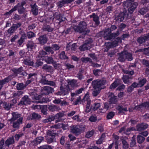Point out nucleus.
Wrapping results in <instances>:
<instances>
[{
	"label": "nucleus",
	"mask_w": 149,
	"mask_h": 149,
	"mask_svg": "<svg viewBox=\"0 0 149 149\" xmlns=\"http://www.w3.org/2000/svg\"><path fill=\"white\" fill-rule=\"evenodd\" d=\"M60 90L62 91V93L63 95H68L70 91L69 90L66 88H64L62 86H61L60 87Z\"/></svg>",
	"instance_id": "nucleus-32"
},
{
	"label": "nucleus",
	"mask_w": 149,
	"mask_h": 149,
	"mask_svg": "<svg viewBox=\"0 0 149 149\" xmlns=\"http://www.w3.org/2000/svg\"><path fill=\"white\" fill-rule=\"evenodd\" d=\"M142 64L146 67L149 68V61L145 59H142L141 61Z\"/></svg>",
	"instance_id": "nucleus-60"
},
{
	"label": "nucleus",
	"mask_w": 149,
	"mask_h": 149,
	"mask_svg": "<svg viewBox=\"0 0 149 149\" xmlns=\"http://www.w3.org/2000/svg\"><path fill=\"white\" fill-rule=\"evenodd\" d=\"M47 134L48 136L47 139V143L50 144L56 141V136L58 135V133L53 130H49L47 132Z\"/></svg>",
	"instance_id": "nucleus-3"
},
{
	"label": "nucleus",
	"mask_w": 149,
	"mask_h": 149,
	"mask_svg": "<svg viewBox=\"0 0 149 149\" xmlns=\"http://www.w3.org/2000/svg\"><path fill=\"white\" fill-rule=\"evenodd\" d=\"M15 142L14 137L12 136L8 138L5 141V146L9 147L10 145H13Z\"/></svg>",
	"instance_id": "nucleus-16"
},
{
	"label": "nucleus",
	"mask_w": 149,
	"mask_h": 149,
	"mask_svg": "<svg viewBox=\"0 0 149 149\" xmlns=\"http://www.w3.org/2000/svg\"><path fill=\"white\" fill-rule=\"evenodd\" d=\"M26 3L25 1H22L21 3H19L17 5L15 6L13 8L15 11L17 10L18 8H21L24 7L23 6L26 4Z\"/></svg>",
	"instance_id": "nucleus-27"
},
{
	"label": "nucleus",
	"mask_w": 149,
	"mask_h": 149,
	"mask_svg": "<svg viewBox=\"0 0 149 149\" xmlns=\"http://www.w3.org/2000/svg\"><path fill=\"white\" fill-rule=\"evenodd\" d=\"M90 17L91 18H93V21L95 22V24L96 26H98L100 24L99 16L96 15L95 13H93L92 15H90Z\"/></svg>",
	"instance_id": "nucleus-14"
},
{
	"label": "nucleus",
	"mask_w": 149,
	"mask_h": 149,
	"mask_svg": "<svg viewBox=\"0 0 149 149\" xmlns=\"http://www.w3.org/2000/svg\"><path fill=\"white\" fill-rule=\"evenodd\" d=\"M123 144V147L124 149H127L129 148V145L128 142L124 139L121 140Z\"/></svg>",
	"instance_id": "nucleus-46"
},
{
	"label": "nucleus",
	"mask_w": 149,
	"mask_h": 149,
	"mask_svg": "<svg viewBox=\"0 0 149 149\" xmlns=\"http://www.w3.org/2000/svg\"><path fill=\"white\" fill-rule=\"evenodd\" d=\"M138 5V3L136 2H132L130 6L128 8V10L129 12L131 14L136 8Z\"/></svg>",
	"instance_id": "nucleus-22"
},
{
	"label": "nucleus",
	"mask_w": 149,
	"mask_h": 149,
	"mask_svg": "<svg viewBox=\"0 0 149 149\" xmlns=\"http://www.w3.org/2000/svg\"><path fill=\"white\" fill-rule=\"evenodd\" d=\"M48 80L47 79L46 77L45 76H42V78L39 81V82L42 84H47L48 82Z\"/></svg>",
	"instance_id": "nucleus-44"
},
{
	"label": "nucleus",
	"mask_w": 149,
	"mask_h": 149,
	"mask_svg": "<svg viewBox=\"0 0 149 149\" xmlns=\"http://www.w3.org/2000/svg\"><path fill=\"white\" fill-rule=\"evenodd\" d=\"M42 69L47 71H51L52 70V67L51 66L48 65L46 64L43 65Z\"/></svg>",
	"instance_id": "nucleus-52"
},
{
	"label": "nucleus",
	"mask_w": 149,
	"mask_h": 149,
	"mask_svg": "<svg viewBox=\"0 0 149 149\" xmlns=\"http://www.w3.org/2000/svg\"><path fill=\"white\" fill-rule=\"evenodd\" d=\"M81 61L82 63H86L89 62L91 63H93L91 59L88 57H82L81 58Z\"/></svg>",
	"instance_id": "nucleus-54"
},
{
	"label": "nucleus",
	"mask_w": 149,
	"mask_h": 149,
	"mask_svg": "<svg viewBox=\"0 0 149 149\" xmlns=\"http://www.w3.org/2000/svg\"><path fill=\"white\" fill-rule=\"evenodd\" d=\"M130 77L128 75H123L122 77V79L125 84H128L129 82V79Z\"/></svg>",
	"instance_id": "nucleus-56"
},
{
	"label": "nucleus",
	"mask_w": 149,
	"mask_h": 149,
	"mask_svg": "<svg viewBox=\"0 0 149 149\" xmlns=\"http://www.w3.org/2000/svg\"><path fill=\"white\" fill-rule=\"evenodd\" d=\"M115 115V113L113 111L109 112L107 116V119H110L113 118Z\"/></svg>",
	"instance_id": "nucleus-61"
},
{
	"label": "nucleus",
	"mask_w": 149,
	"mask_h": 149,
	"mask_svg": "<svg viewBox=\"0 0 149 149\" xmlns=\"http://www.w3.org/2000/svg\"><path fill=\"white\" fill-rule=\"evenodd\" d=\"M143 107H145L147 109H149V101L145 102L139 105L135 106L134 109L138 111H140L141 108Z\"/></svg>",
	"instance_id": "nucleus-12"
},
{
	"label": "nucleus",
	"mask_w": 149,
	"mask_h": 149,
	"mask_svg": "<svg viewBox=\"0 0 149 149\" xmlns=\"http://www.w3.org/2000/svg\"><path fill=\"white\" fill-rule=\"evenodd\" d=\"M26 36L28 38H31L36 36V34L33 32L29 31L27 32Z\"/></svg>",
	"instance_id": "nucleus-62"
},
{
	"label": "nucleus",
	"mask_w": 149,
	"mask_h": 149,
	"mask_svg": "<svg viewBox=\"0 0 149 149\" xmlns=\"http://www.w3.org/2000/svg\"><path fill=\"white\" fill-rule=\"evenodd\" d=\"M113 106L109 102H107L104 103V109L108 110L109 109L113 108Z\"/></svg>",
	"instance_id": "nucleus-37"
},
{
	"label": "nucleus",
	"mask_w": 149,
	"mask_h": 149,
	"mask_svg": "<svg viewBox=\"0 0 149 149\" xmlns=\"http://www.w3.org/2000/svg\"><path fill=\"white\" fill-rule=\"evenodd\" d=\"M126 51L123 52L119 54L118 59L121 62L125 61L126 60Z\"/></svg>",
	"instance_id": "nucleus-25"
},
{
	"label": "nucleus",
	"mask_w": 149,
	"mask_h": 149,
	"mask_svg": "<svg viewBox=\"0 0 149 149\" xmlns=\"http://www.w3.org/2000/svg\"><path fill=\"white\" fill-rule=\"evenodd\" d=\"M136 41L139 43V45L144 44L146 42L145 38L143 36H141L138 37L136 39Z\"/></svg>",
	"instance_id": "nucleus-31"
},
{
	"label": "nucleus",
	"mask_w": 149,
	"mask_h": 149,
	"mask_svg": "<svg viewBox=\"0 0 149 149\" xmlns=\"http://www.w3.org/2000/svg\"><path fill=\"white\" fill-rule=\"evenodd\" d=\"M25 65L29 66H33L34 63L33 61H31L30 59H26L23 61Z\"/></svg>",
	"instance_id": "nucleus-43"
},
{
	"label": "nucleus",
	"mask_w": 149,
	"mask_h": 149,
	"mask_svg": "<svg viewBox=\"0 0 149 149\" xmlns=\"http://www.w3.org/2000/svg\"><path fill=\"white\" fill-rule=\"evenodd\" d=\"M148 125L146 123H142L139 124L136 126L137 130L139 131H141L144 130L148 128Z\"/></svg>",
	"instance_id": "nucleus-18"
},
{
	"label": "nucleus",
	"mask_w": 149,
	"mask_h": 149,
	"mask_svg": "<svg viewBox=\"0 0 149 149\" xmlns=\"http://www.w3.org/2000/svg\"><path fill=\"white\" fill-rule=\"evenodd\" d=\"M56 20L59 21V22H58V23L60 24L62 22L65 21L66 18L63 17L61 14L59 13L56 16Z\"/></svg>",
	"instance_id": "nucleus-34"
},
{
	"label": "nucleus",
	"mask_w": 149,
	"mask_h": 149,
	"mask_svg": "<svg viewBox=\"0 0 149 149\" xmlns=\"http://www.w3.org/2000/svg\"><path fill=\"white\" fill-rule=\"evenodd\" d=\"M11 71L13 72L15 74H20L21 73L24 71V69L23 67L21 66L17 68H13L11 69Z\"/></svg>",
	"instance_id": "nucleus-26"
},
{
	"label": "nucleus",
	"mask_w": 149,
	"mask_h": 149,
	"mask_svg": "<svg viewBox=\"0 0 149 149\" xmlns=\"http://www.w3.org/2000/svg\"><path fill=\"white\" fill-rule=\"evenodd\" d=\"M71 130L72 132L75 134L76 135H79L81 133V129L78 127L77 125L73 126Z\"/></svg>",
	"instance_id": "nucleus-21"
},
{
	"label": "nucleus",
	"mask_w": 149,
	"mask_h": 149,
	"mask_svg": "<svg viewBox=\"0 0 149 149\" xmlns=\"http://www.w3.org/2000/svg\"><path fill=\"white\" fill-rule=\"evenodd\" d=\"M35 44L32 41H29L26 45L27 48L29 49L28 50H31L33 49Z\"/></svg>",
	"instance_id": "nucleus-39"
},
{
	"label": "nucleus",
	"mask_w": 149,
	"mask_h": 149,
	"mask_svg": "<svg viewBox=\"0 0 149 149\" xmlns=\"http://www.w3.org/2000/svg\"><path fill=\"white\" fill-rule=\"evenodd\" d=\"M38 149H52V148L51 146L44 145L38 147Z\"/></svg>",
	"instance_id": "nucleus-59"
},
{
	"label": "nucleus",
	"mask_w": 149,
	"mask_h": 149,
	"mask_svg": "<svg viewBox=\"0 0 149 149\" xmlns=\"http://www.w3.org/2000/svg\"><path fill=\"white\" fill-rule=\"evenodd\" d=\"M23 93V92L21 91H17L13 93V97L15 98H18V97H20Z\"/></svg>",
	"instance_id": "nucleus-51"
},
{
	"label": "nucleus",
	"mask_w": 149,
	"mask_h": 149,
	"mask_svg": "<svg viewBox=\"0 0 149 149\" xmlns=\"http://www.w3.org/2000/svg\"><path fill=\"white\" fill-rule=\"evenodd\" d=\"M31 11L33 15L36 16L38 14V7L36 3L33 5H31Z\"/></svg>",
	"instance_id": "nucleus-15"
},
{
	"label": "nucleus",
	"mask_w": 149,
	"mask_h": 149,
	"mask_svg": "<svg viewBox=\"0 0 149 149\" xmlns=\"http://www.w3.org/2000/svg\"><path fill=\"white\" fill-rule=\"evenodd\" d=\"M100 103H95L92 105L93 111H95L98 109L100 107Z\"/></svg>",
	"instance_id": "nucleus-49"
},
{
	"label": "nucleus",
	"mask_w": 149,
	"mask_h": 149,
	"mask_svg": "<svg viewBox=\"0 0 149 149\" xmlns=\"http://www.w3.org/2000/svg\"><path fill=\"white\" fill-rule=\"evenodd\" d=\"M48 106L47 105L42 106L41 107V113L44 115H46L47 114Z\"/></svg>",
	"instance_id": "nucleus-35"
},
{
	"label": "nucleus",
	"mask_w": 149,
	"mask_h": 149,
	"mask_svg": "<svg viewBox=\"0 0 149 149\" xmlns=\"http://www.w3.org/2000/svg\"><path fill=\"white\" fill-rule=\"evenodd\" d=\"M145 139V137L140 135H138L137 136V142L139 144H141L143 143Z\"/></svg>",
	"instance_id": "nucleus-38"
},
{
	"label": "nucleus",
	"mask_w": 149,
	"mask_h": 149,
	"mask_svg": "<svg viewBox=\"0 0 149 149\" xmlns=\"http://www.w3.org/2000/svg\"><path fill=\"white\" fill-rule=\"evenodd\" d=\"M117 109L119 113H123V111L125 112L128 111L127 107H123V106H118Z\"/></svg>",
	"instance_id": "nucleus-36"
},
{
	"label": "nucleus",
	"mask_w": 149,
	"mask_h": 149,
	"mask_svg": "<svg viewBox=\"0 0 149 149\" xmlns=\"http://www.w3.org/2000/svg\"><path fill=\"white\" fill-rule=\"evenodd\" d=\"M94 133V131L93 130H92L91 131L88 132L86 134L85 136L87 138H90L92 136Z\"/></svg>",
	"instance_id": "nucleus-64"
},
{
	"label": "nucleus",
	"mask_w": 149,
	"mask_h": 149,
	"mask_svg": "<svg viewBox=\"0 0 149 149\" xmlns=\"http://www.w3.org/2000/svg\"><path fill=\"white\" fill-rule=\"evenodd\" d=\"M139 86L138 83L134 82L128 88L127 91L129 93L131 92L134 90V88L139 87Z\"/></svg>",
	"instance_id": "nucleus-23"
},
{
	"label": "nucleus",
	"mask_w": 149,
	"mask_h": 149,
	"mask_svg": "<svg viewBox=\"0 0 149 149\" xmlns=\"http://www.w3.org/2000/svg\"><path fill=\"white\" fill-rule=\"evenodd\" d=\"M86 22L83 21H80L77 26H71L63 31L66 34L71 33L73 30L76 32L83 33L84 34H87L90 32V30L86 29Z\"/></svg>",
	"instance_id": "nucleus-1"
},
{
	"label": "nucleus",
	"mask_w": 149,
	"mask_h": 149,
	"mask_svg": "<svg viewBox=\"0 0 149 149\" xmlns=\"http://www.w3.org/2000/svg\"><path fill=\"white\" fill-rule=\"evenodd\" d=\"M58 56L60 59L61 60L68 59L69 58L65 54V52L62 51L61 52L58 54Z\"/></svg>",
	"instance_id": "nucleus-30"
},
{
	"label": "nucleus",
	"mask_w": 149,
	"mask_h": 149,
	"mask_svg": "<svg viewBox=\"0 0 149 149\" xmlns=\"http://www.w3.org/2000/svg\"><path fill=\"white\" fill-rule=\"evenodd\" d=\"M53 102L55 104H60L61 106H66L68 105V102L65 100L63 101L59 98H56L53 100Z\"/></svg>",
	"instance_id": "nucleus-19"
},
{
	"label": "nucleus",
	"mask_w": 149,
	"mask_h": 149,
	"mask_svg": "<svg viewBox=\"0 0 149 149\" xmlns=\"http://www.w3.org/2000/svg\"><path fill=\"white\" fill-rule=\"evenodd\" d=\"M41 53H40L38 55V57H41V59L42 60H44L48 64H55L56 62L54 61L53 58L52 57H49L47 56H41Z\"/></svg>",
	"instance_id": "nucleus-6"
},
{
	"label": "nucleus",
	"mask_w": 149,
	"mask_h": 149,
	"mask_svg": "<svg viewBox=\"0 0 149 149\" xmlns=\"http://www.w3.org/2000/svg\"><path fill=\"white\" fill-rule=\"evenodd\" d=\"M105 44L106 48L107 49L106 50V49H105V52H107L109 49L113 47L112 44L111 42L105 43Z\"/></svg>",
	"instance_id": "nucleus-58"
},
{
	"label": "nucleus",
	"mask_w": 149,
	"mask_h": 149,
	"mask_svg": "<svg viewBox=\"0 0 149 149\" xmlns=\"http://www.w3.org/2000/svg\"><path fill=\"white\" fill-rule=\"evenodd\" d=\"M26 86L23 83H18L17 85L16 88L18 90H22L24 89Z\"/></svg>",
	"instance_id": "nucleus-47"
},
{
	"label": "nucleus",
	"mask_w": 149,
	"mask_h": 149,
	"mask_svg": "<svg viewBox=\"0 0 149 149\" xmlns=\"http://www.w3.org/2000/svg\"><path fill=\"white\" fill-rule=\"evenodd\" d=\"M109 101L112 105L113 104H116L118 101L117 96L114 95L113 96L111 97L109 99Z\"/></svg>",
	"instance_id": "nucleus-41"
},
{
	"label": "nucleus",
	"mask_w": 149,
	"mask_h": 149,
	"mask_svg": "<svg viewBox=\"0 0 149 149\" xmlns=\"http://www.w3.org/2000/svg\"><path fill=\"white\" fill-rule=\"evenodd\" d=\"M44 49L46 52L51 53L52 54H53L54 53V52L52 46H46L44 48Z\"/></svg>",
	"instance_id": "nucleus-48"
},
{
	"label": "nucleus",
	"mask_w": 149,
	"mask_h": 149,
	"mask_svg": "<svg viewBox=\"0 0 149 149\" xmlns=\"http://www.w3.org/2000/svg\"><path fill=\"white\" fill-rule=\"evenodd\" d=\"M22 24L20 22H17L16 24H13L12 26L8 30L6 31V33H8L10 35L13 33L14 32L20 28L22 26Z\"/></svg>",
	"instance_id": "nucleus-5"
},
{
	"label": "nucleus",
	"mask_w": 149,
	"mask_h": 149,
	"mask_svg": "<svg viewBox=\"0 0 149 149\" xmlns=\"http://www.w3.org/2000/svg\"><path fill=\"white\" fill-rule=\"evenodd\" d=\"M44 139L43 137L41 136H38L32 141V143L33 145L36 146L40 144Z\"/></svg>",
	"instance_id": "nucleus-20"
},
{
	"label": "nucleus",
	"mask_w": 149,
	"mask_h": 149,
	"mask_svg": "<svg viewBox=\"0 0 149 149\" xmlns=\"http://www.w3.org/2000/svg\"><path fill=\"white\" fill-rule=\"evenodd\" d=\"M3 107L6 110H9L11 107V104H9L8 103L6 102H4L3 105Z\"/></svg>",
	"instance_id": "nucleus-63"
},
{
	"label": "nucleus",
	"mask_w": 149,
	"mask_h": 149,
	"mask_svg": "<svg viewBox=\"0 0 149 149\" xmlns=\"http://www.w3.org/2000/svg\"><path fill=\"white\" fill-rule=\"evenodd\" d=\"M120 34L118 31H117L115 33H111L107 35L104 37V39L107 40H111L112 39H114L116 38Z\"/></svg>",
	"instance_id": "nucleus-8"
},
{
	"label": "nucleus",
	"mask_w": 149,
	"mask_h": 149,
	"mask_svg": "<svg viewBox=\"0 0 149 149\" xmlns=\"http://www.w3.org/2000/svg\"><path fill=\"white\" fill-rule=\"evenodd\" d=\"M106 81L105 80L97 79L92 81V85L95 89H97L101 90L105 87L104 85L105 84Z\"/></svg>",
	"instance_id": "nucleus-2"
},
{
	"label": "nucleus",
	"mask_w": 149,
	"mask_h": 149,
	"mask_svg": "<svg viewBox=\"0 0 149 149\" xmlns=\"http://www.w3.org/2000/svg\"><path fill=\"white\" fill-rule=\"evenodd\" d=\"M93 111L92 105H91L90 101H88L86 106V108L85 111L86 113H88L91 111Z\"/></svg>",
	"instance_id": "nucleus-29"
},
{
	"label": "nucleus",
	"mask_w": 149,
	"mask_h": 149,
	"mask_svg": "<svg viewBox=\"0 0 149 149\" xmlns=\"http://www.w3.org/2000/svg\"><path fill=\"white\" fill-rule=\"evenodd\" d=\"M43 31L52 32L54 29V28L52 27L49 25L47 24L43 25L42 28Z\"/></svg>",
	"instance_id": "nucleus-17"
},
{
	"label": "nucleus",
	"mask_w": 149,
	"mask_h": 149,
	"mask_svg": "<svg viewBox=\"0 0 149 149\" xmlns=\"http://www.w3.org/2000/svg\"><path fill=\"white\" fill-rule=\"evenodd\" d=\"M136 138L134 136H133L132 137L130 143V146L131 147H134L136 145Z\"/></svg>",
	"instance_id": "nucleus-53"
},
{
	"label": "nucleus",
	"mask_w": 149,
	"mask_h": 149,
	"mask_svg": "<svg viewBox=\"0 0 149 149\" xmlns=\"http://www.w3.org/2000/svg\"><path fill=\"white\" fill-rule=\"evenodd\" d=\"M111 33V30L109 28L106 29L103 31H102L101 32V34H103L102 36H103V37H104V36H106L107 35Z\"/></svg>",
	"instance_id": "nucleus-45"
},
{
	"label": "nucleus",
	"mask_w": 149,
	"mask_h": 149,
	"mask_svg": "<svg viewBox=\"0 0 149 149\" xmlns=\"http://www.w3.org/2000/svg\"><path fill=\"white\" fill-rule=\"evenodd\" d=\"M55 118V117L54 116H49L48 118H47L44 120V122L45 123H48L51 122L52 121L54 120Z\"/></svg>",
	"instance_id": "nucleus-55"
},
{
	"label": "nucleus",
	"mask_w": 149,
	"mask_h": 149,
	"mask_svg": "<svg viewBox=\"0 0 149 149\" xmlns=\"http://www.w3.org/2000/svg\"><path fill=\"white\" fill-rule=\"evenodd\" d=\"M31 103V100L29 98V96L25 95L22 98V100L18 103V105H26L30 104Z\"/></svg>",
	"instance_id": "nucleus-7"
},
{
	"label": "nucleus",
	"mask_w": 149,
	"mask_h": 149,
	"mask_svg": "<svg viewBox=\"0 0 149 149\" xmlns=\"http://www.w3.org/2000/svg\"><path fill=\"white\" fill-rule=\"evenodd\" d=\"M41 118V116L38 113L33 112L32 113L31 119L32 120H38Z\"/></svg>",
	"instance_id": "nucleus-33"
},
{
	"label": "nucleus",
	"mask_w": 149,
	"mask_h": 149,
	"mask_svg": "<svg viewBox=\"0 0 149 149\" xmlns=\"http://www.w3.org/2000/svg\"><path fill=\"white\" fill-rule=\"evenodd\" d=\"M126 11L120 12L117 16L115 17V20L118 22H122L124 20L125 18L127 16Z\"/></svg>",
	"instance_id": "nucleus-10"
},
{
	"label": "nucleus",
	"mask_w": 149,
	"mask_h": 149,
	"mask_svg": "<svg viewBox=\"0 0 149 149\" xmlns=\"http://www.w3.org/2000/svg\"><path fill=\"white\" fill-rule=\"evenodd\" d=\"M93 42V40L91 38H89L85 41L84 44L79 47V49L81 51L90 49L91 47V44Z\"/></svg>",
	"instance_id": "nucleus-4"
},
{
	"label": "nucleus",
	"mask_w": 149,
	"mask_h": 149,
	"mask_svg": "<svg viewBox=\"0 0 149 149\" xmlns=\"http://www.w3.org/2000/svg\"><path fill=\"white\" fill-rule=\"evenodd\" d=\"M147 80L145 78H143L140 80L138 83L139 87H141L143 86L147 82Z\"/></svg>",
	"instance_id": "nucleus-40"
},
{
	"label": "nucleus",
	"mask_w": 149,
	"mask_h": 149,
	"mask_svg": "<svg viewBox=\"0 0 149 149\" xmlns=\"http://www.w3.org/2000/svg\"><path fill=\"white\" fill-rule=\"evenodd\" d=\"M119 80L116 79L110 86V88L111 89H113L117 87L119 84Z\"/></svg>",
	"instance_id": "nucleus-28"
},
{
	"label": "nucleus",
	"mask_w": 149,
	"mask_h": 149,
	"mask_svg": "<svg viewBox=\"0 0 149 149\" xmlns=\"http://www.w3.org/2000/svg\"><path fill=\"white\" fill-rule=\"evenodd\" d=\"M125 55H126V60H127L128 61H131L133 60L132 55L131 53L126 51V54Z\"/></svg>",
	"instance_id": "nucleus-42"
},
{
	"label": "nucleus",
	"mask_w": 149,
	"mask_h": 149,
	"mask_svg": "<svg viewBox=\"0 0 149 149\" xmlns=\"http://www.w3.org/2000/svg\"><path fill=\"white\" fill-rule=\"evenodd\" d=\"M38 40L39 44L41 45H43L47 43L48 38L47 35L44 34L40 36Z\"/></svg>",
	"instance_id": "nucleus-9"
},
{
	"label": "nucleus",
	"mask_w": 149,
	"mask_h": 149,
	"mask_svg": "<svg viewBox=\"0 0 149 149\" xmlns=\"http://www.w3.org/2000/svg\"><path fill=\"white\" fill-rule=\"evenodd\" d=\"M23 118H19L16 121H12L11 123L13 124V127L15 129H18L20 127V125L22 124L23 122Z\"/></svg>",
	"instance_id": "nucleus-11"
},
{
	"label": "nucleus",
	"mask_w": 149,
	"mask_h": 149,
	"mask_svg": "<svg viewBox=\"0 0 149 149\" xmlns=\"http://www.w3.org/2000/svg\"><path fill=\"white\" fill-rule=\"evenodd\" d=\"M132 2L129 0H127L126 1L124 2L123 6L124 7L128 8L132 4Z\"/></svg>",
	"instance_id": "nucleus-57"
},
{
	"label": "nucleus",
	"mask_w": 149,
	"mask_h": 149,
	"mask_svg": "<svg viewBox=\"0 0 149 149\" xmlns=\"http://www.w3.org/2000/svg\"><path fill=\"white\" fill-rule=\"evenodd\" d=\"M20 116L21 114L15 112H13L12 113V117L10 119V121L11 123H12V121H15L17 120L18 118H20Z\"/></svg>",
	"instance_id": "nucleus-24"
},
{
	"label": "nucleus",
	"mask_w": 149,
	"mask_h": 149,
	"mask_svg": "<svg viewBox=\"0 0 149 149\" xmlns=\"http://www.w3.org/2000/svg\"><path fill=\"white\" fill-rule=\"evenodd\" d=\"M37 103H43L49 102V99L48 98L44 97L42 96L40 100L39 101H36Z\"/></svg>",
	"instance_id": "nucleus-50"
},
{
	"label": "nucleus",
	"mask_w": 149,
	"mask_h": 149,
	"mask_svg": "<svg viewBox=\"0 0 149 149\" xmlns=\"http://www.w3.org/2000/svg\"><path fill=\"white\" fill-rule=\"evenodd\" d=\"M54 91V88L51 87L46 86L44 87L42 91V93L45 95H47L50 93H52Z\"/></svg>",
	"instance_id": "nucleus-13"
}]
</instances>
